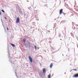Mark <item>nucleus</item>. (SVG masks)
<instances>
[{"label":"nucleus","mask_w":78,"mask_h":78,"mask_svg":"<svg viewBox=\"0 0 78 78\" xmlns=\"http://www.w3.org/2000/svg\"><path fill=\"white\" fill-rule=\"evenodd\" d=\"M48 78H51V75L50 74H49L48 76Z\"/></svg>","instance_id":"nucleus-9"},{"label":"nucleus","mask_w":78,"mask_h":78,"mask_svg":"<svg viewBox=\"0 0 78 78\" xmlns=\"http://www.w3.org/2000/svg\"><path fill=\"white\" fill-rule=\"evenodd\" d=\"M66 56H67V55H66Z\"/></svg>","instance_id":"nucleus-27"},{"label":"nucleus","mask_w":78,"mask_h":78,"mask_svg":"<svg viewBox=\"0 0 78 78\" xmlns=\"http://www.w3.org/2000/svg\"><path fill=\"white\" fill-rule=\"evenodd\" d=\"M60 40H62V39H60Z\"/></svg>","instance_id":"nucleus-24"},{"label":"nucleus","mask_w":78,"mask_h":78,"mask_svg":"<svg viewBox=\"0 0 78 78\" xmlns=\"http://www.w3.org/2000/svg\"><path fill=\"white\" fill-rule=\"evenodd\" d=\"M8 54H9V53Z\"/></svg>","instance_id":"nucleus-18"},{"label":"nucleus","mask_w":78,"mask_h":78,"mask_svg":"<svg viewBox=\"0 0 78 78\" xmlns=\"http://www.w3.org/2000/svg\"><path fill=\"white\" fill-rule=\"evenodd\" d=\"M43 73H46V71L45 69H43Z\"/></svg>","instance_id":"nucleus-5"},{"label":"nucleus","mask_w":78,"mask_h":78,"mask_svg":"<svg viewBox=\"0 0 78 78\" xmlns=\"http://www.w3.org/2000/svg\"><path fill=\"white\" fill-rule=\"evenodd\" d=\"M37 21H39V19H38V20H37Z\"/></svg>","instance_id":"nucleus-20"},{"label":"nucleus","mask_w":78,"mask_h":78,"mask_svg":"<svg viewBox=\"0 0 78 78\" xmlns=\"http://www.w3.org/2000/svg\"><path fill=\"white\" fill-rule=\"evenodd\" d=\"M16 76H17V75H16Z\"/></svg>","instance_id":"nucleus-23"},{"label":"nucleus","mask_w":78,"mask_h":78,"mask_svg":"<svg viewBox=\"0 0 78 78\" xmlns=\"http://www.w3.org/2000/svg\"><path fill=\"white\" fill-rule=\"evenodd\" d=\"M10 57L9 56V58H10Z\"/></svg>","instance_id":"nucleus-21"},{"label":"nucleus","mask_w":78,"mask_h":78,"mask_svg":"<svg viewBox=\"0 0 78 78\" xmlns=\"http://www.w3.org/2000/svg\"><path fill=\"white\" fill-rule=\"evenodd\" d=\"M71 34H72H72H73V33H71Z\"/></svg>","instance_id":"nucleus-19"},{"label":"nucleus","mask_w":78,"mask_h":78,"mask_svg":"<svg viewBox=\"0 0 78 78\" xmlns=\"http://www.w3.org/2000/svg\"><path fill=\"white\" fill-rule=\"evenodd\" d=\"M19 13H20V14H21V15H23V12H22V11L20 10Z\"/></svg>","instance_id":"nucleus-6"},{"label":"nucleus","mask_w":78,"mask_h":78,"mask_svg":"<svg viewBox=\"0 0 78 78\" xmlns=\"http://www.w3.org/2000/svg\"><path fill=\"white\" fill-rule=\"evenodd\" d=\"M73 78H78V73L74 74L73 76Z\"/></svg>","instance_id":"nucleus-3"},{"label":"nucleus","mask_w":78,"mask_h":78,"mask_svg":"<svg viewBox=\"0 0 78 78\" xmlns=\"http://www.w3.org/2000/svg\"><path fill=\"white\" fill-rule=\"evenodd\" d=\"M16 74V73H15Z\"/></svg>","instance_id":"nucleus-26"},{"label":"nucleus","mask_w":78,"mask_h":78,"mask_svg":"<svg viewBox=\"0 0 78 78\" xmlns=\"http://www.w3.org/2000/svg\"><path fill=\"white\" fill-rule=\"evenodd\" d=\"M50 68L51 69L52 68V67H53V63H51L50 66Z\"/></svg>","instance_id":"nucleus-7"},{"label":"nucleus","mask_w":78,"mask_h":78,"mask_svg":"<svg viewBox=\"0 0 78 78\" xmlns=\"http://www.w3.org/2000/svg\"><path fill=\"white\" fill-rule=\"evenodd\" d=\"M63 55V56H64V55Z\"/></svg>","instance_id":"nucleus-25"},{"label":"nucleus","mask_w":78,"mask_h":78,"mask_svg":"<svg viewBox=\"0 0 78 78\" xmlns=\"http://www.w3.org/2000/svg\"><path fill=\"white\" fill-rule=\"evenodd\" d=\"M29 58L30 60V61L31 62V63H33V60L32 59V58H31V57L30 56H29Z\"/></svg>","instance_id":"nucleus-2"},{"label":"nucleus","mask_w":78,"mask_h":78,"mask_svg":"<svg viewBox=\"0 0 78 78\" xmlns=\"http://www.w3.org/2000/svg\"><path fill=\"white\" fill-rule=\"evenodd\" d=\"M63 11V10L62 9H61L60 10L59 14H60V15H61V14H62V13Z\"/></svg>","instance_id":"nucleus-4"},{"label":"nucleus","mask_w":78,"mask_h":78,"mask_svg":"<svg viewBox=\"0 0 78 78\" xmlns=\"http://www.w3.org/2000/svg\"><path fill=\"white\" fill-rule=\"evenodd\" d=\"M40 66H42V65H41V64H40Z\"/></svg>","instance_id":"nucleus-17"},{"label":"nucleus","mask_w":78,"mask_h":78,"mask_svg":"<svg viewBox=\"0 0 78 78\" xmlns=\"http://www.w3.org/2000/svg\"><path fill=\"white\" fill-rule=\"evenodd\" d=\"M7 28L8 31H9V29H8V27H7Z\"/></svg>","instance_id":"nucleus-14"},{"label":"nucleus","mask_w":78,"mask_h":78,"mask_svg":"<svg viewBox=\"0 0 78 78\" xmlns=\"http://www.w3.org/2000/svg\"><path fill=\"white\" fill-rule=\"evenodd\" d=\"M34 48H35L36 50V48H37V47H36V46H34Z\"/></svg>","instance_id":"nucleus-10"},{"label":"nucleus","mask_w":78,"mask_h":78,"mask_svg":"<svg viewBox=\"0 0 78 78\" xmlns=\"http://www.w3.org/2000/svg\"><path fill=\"white\" fill-rule=\"evenodd\" d=\"M73 70H74V71H77V70L76 69H73Z\"/></svg>","instance_id":"nucleus-11"},{"label":"nucleus","mask_w":78,"mask_h":78,"mask_svg":"<svg viewBox=\"0 0 78 78\" xmlns=\"http://www.w3.org/2000/svg\"><path fill=\"white\" fill-rule=\"evenodd\" d=\"M5 19H7V18H6V17H5Z\"/></svg>","instance_id":"nucleus-16"},{"label":"nucleus","mask_w":78,"mask_h":78,"mask_svg":"<svg viewBox=\"0 0 78 78\" xmlns=\"http://www.w3.org/2000/svg\"><path fill=\"white\" fill-rule=\"evenodd\" d=\"M0 16H2V13H1V12H0Z\"/></svg>","instance_id":"nucleus-15"},{"label":"nucleus","mask_w":78,"mask_h":78,"mask_svg":"<svg viewBox=\"0 0 78 78\" xmlns=\"http://www.w3.org/2000/svg\"><path fill=\"white\" fill-rule=\"evenodd\" d=\"M1 11L3 12H5V11L3 10H2Z\"/></svg>","instance_id":"nucleus-13"},{"label":"nucleus","mask_w":78,"mask_h":78,"mask_svg":"<svg viewBox=\"0 0 78 78\" xmlns=\"http://www.w3.org/2000/svg\"><path fill=\"white\" fill-rule=\"evenodd\" d=\"M65 74H66V73H65Z\"/></svg>","instance_id":"nucleus-22"},{"label":"nucleus","mask_w":78,"mask_h":78,"mask_svg":"<svg viewBox=\"0 0 78 78\" xmlns=\"http://www.w3.org/2000/svg\"><path fill=\"white\" fill-rule=\"evenodd\" d=\"M11 45L12 46H13V47H15V45L14 44H11Z\"/></svg>","instance_id":"nucleus-8"},{"label":"nucleus","mask_w":78,"mask_h":78,"mask_svg":"<svg viewBox=\"0 0 78 78\" xmlns=\"http://www.w3.org/2000/svg\"><path fill=\"white\" fill-rule=\"evenodd\" d=\"M23 42H26L25 39H23Z\"/></svg>","instance_id":"nucleus-12"},{"label":"nucleus","mask_w":78,"mask_h":78,"mask_svg":"<svg viewBox=\"0 0 78 78\" xmlns=\"http://www.w3.org/2000/svg\"><path fill=\"white\" fill-rule=\"evenodd\" d=\"M19 22H20V18H19V17H18L17 19L16 23H19Z\"/></svg>","instance_id":"nucleus-1"}]
</instances>
